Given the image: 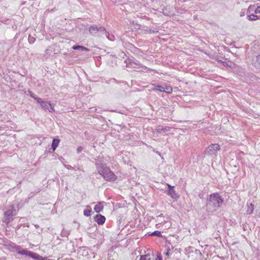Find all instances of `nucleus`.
Here are the masks:
<instances>
[{
	"mask_svg": "<svg viewBox=\"0 0 260 260\" xmlns=\"http://www.w3.org/2000/svg\"><path fill=\"white\" fill-rule=\"evenodd\" d=\"M223 202V199L218 192L212 193L207 199L206 206L209 211H216Z\"/></svg>",
	"mask_w": 260,
	"mask_h": 260,
	"instance_id": "nucleus-1",
	"label": "nucleus"
},
{
	"mask_svg": "<svg viewBox=\"0 0 260 260\" xmlns=\"http://www.w3.org/2000/svg\"><path fill=\"white\" fill-rule=\"evenodd\" d=\"M100 174L105 179L109 182H114L117 179V176L111 170L109 167L106 168L104 171L100 172Z\"/></svg>",
	"mask_w": 260,
	"mask_h": 260,
	"instance_id": "nucleus-2",
	"label": "nucleus"
},
{
	"mask_svg": "<svg viewBox=\"0 0 260 260\" xmlns=\"http://www.w3.org/2000/svg\"><path fill=\"white\" fill-rule=\"evenodd\" d=\"M4 222L8 223L11 220L12 217L16 215L15 207L13 205L9 207V208L4 212Z\"/></svg>",
	"mask_w": 260,
	"mask_h": 260,
	"instance_id": "nucleus-3",
	"label": "nucleus"
},
{
	"mask_svg": "<svg viewBox=\"0 0 260 260\" xmlns=\"http://www.w3.org/2000/svg\"><path fill=\"white\" fill-rule=\"evenodd\" d=\"M125 62L126 64L127 67H131L135 69H140L141 68L145 67L143 64H142L140 61L137 60L136 59L133 57L132 58H128L126 59Z\"/></svg>",
	"mask_w": 260,
	"mask_h": 260,
	"instance_id": "nucleus-4",
	"label": "nucleus"
},
{
	"mask_svg": "<svg viewBox=\"0 0 260 260\" xmlns=\"http://www.w3.org/2000/svg\"><path fill=\"white\" fill-rule=\"evenodd\" d=\"M220 148V146L218 144H212L206 148L205 153L208 155H216L217 151L219 150Z\"/></svg>",
	"mask_w": 260,
	"mask_h": 260,
	"instance_id": "nucleus-5",
	"label": "nucleus"
},
{
	"mask_svg": "<svg viewBox=\"0 0 260 260\" xmlns=\"http://www.w3.org/2000/svg\"><path fill=\"white\" fill-rule=\"evenodd\" d=\"M95 165L99 174L101 171L102 172L106 168L108 167L107 166L106 164L104 162V160L102 159H100L99 157H98V159H95Z\"/></svg>",
	"mask_w": 260,
	"mask_h": 260,
	"instance_id": "nucleus-6",
	"label": "nucleus"
},
{
	"mask_svg": "<svg viewBox=\"0 0 260 260\" xmlns=\"http://www.w3.org/2000/svg\"><path fill=\"white\" fill-rule=\"evenodd\" d=\"M54 104H52L51 102L45 101H44L41 105V107L43 110H48L50 112H54Z\"/></svg>",
	"mask_w": 260,
	"mask_h": 260,
	"instance_id": "nucleus-7",
	"label": "nucleus"
},
{
	"mask_svg": "<svg viewBox=\"0 0 260 260\" xmlns=\"http://www.w3.org/2000/svg\"><path fill=\"white\" fill-rule=\"evenodd\" d=\"M93 219L98 224L103 225L105 222L106 217L101 214H97L93 217Z\"/></svg>",
	"mask_w": 260,
	"mask_h": 260,
	"instance_id": "nucleus-8",
	"label": "nucleus"
},
{
	"mask_svg": "<svg viewBox=\"0 0 260 260\" xmlns=\"http://www.w3.org/2000/svg\"><path fill=\"white\" fill-rule=\"evenodd\" d=\"M17 253L21 254V255H25L26 256H28L32 258H34V257L35 256L36 253L29 250H27L26 249H23L21 250H19L17 252Z\"/></svg>",
	"mask_w": 260,
	"mask_h": 260,
	"instance_id": "nucleus-9",
	"label": "nucleus"
},
{
	"mask_svg": "<svg viewBox=\"0 0 260 260\" xmlns=\"http://www.w3.org/2000/svg\"><path fill=\"white\" fill-rule=\"evenodd\" d=\"M99 26L96 25L91 26L89 28L90 33L94 36H98L100 29Z\"/></svg>",
	"mask_w": 260,
	"mask_h": 260,
	"instance_id": "nucleus-10",
	"label": "nucleus"
},
{
	"mask_svg": "<svg viewBox=\"0 0 260 260\" xmlns=\"http://www.w3.org/2000/svg\"><path fill=\"white\" fill-rule=\"evenodd\" d=\"M252 64L255 69L260 71V54L253 59Z\"/></svg>",
	"mask_w": 260,
	"mask_h": 260,
	"instance_id": "nucleus-11",
	"label": "nucleus"
},
{
	"mask_svg": "<svg viewBox=\"0 0 260 260\" xmlns=\"http://www.w3.org/2000/svg\"><path fill=\"white\" fill-rule=\"evenodd\" d=\"M168 194L171 196V197L175 200H177L179 196L177 194V193L176 192V191L175 190L174 188H171V189H168Z\"/></svg>",
	"mask_w": 260,
	"mask_h": 260,
	"instance_id": "nucleus-12",
	"label": "nucleus"
},
{
	"mask_svg": "<svg viewBox=\"0 0 260 260\" xmlns=\"http://www.w3.org/2000/svg\"><path fill=\"white\" fill-rule=\"evenodd\" d=\"M60 139L57 138H54L53 139L51 144V149H52L53 151H54L56 150L60 143Z\"/></svg>",
	"mask_w": 260,
	"mask_h": 260,
	"instance_id": "nucleus-13",
	"label": "nucleus"
},
{
	"mask_svg": "<svg viewBox=\"0 0 260 260\" xmlns=\"http://www.w3.org/2000/svg\"><path fill=\"white\" fill-rule=\"evenodd\" d=\"M99 34H98V36H100V37H106L108 33V31H107L106 29L105 28V27H103V26H99Z\"/></svg>",
	"mask_w": 260,
	"mask_h": 260,
	"instance_id": "nucleus-14",
	"label": "nucleus"
},
{
	"mask_svg": "<svg viewBox=\"0 0 260 260\" xmlns=\"http://www.w3.org/2000/svg\"><path fill=\"white\" fill-rule=\"evenodd\" d=\"M139 260H155V258L153 255L147 254L141 255Z\"/></svg>",
	"mask_w": 260,
	"mask_h": 260,
	"instance_id": "nucleus-15",
	"label": "nucleus"
},
{
	"mask_svg": "<svg viewBox=\"0 0 260 260\" xmlns=\"http://www.w3.org/2000/svg\"><path fill=\"white\" fill-rule=\"evenodd\" d=\"M104 206L102 205L101 202H99L94 207V210L95 212L99 213L103 211Z\"/></svg>",
	"mask_w": 260,
	"mask_h": 260,
	"instance_id": "nucleus-16",
	"label": "nucleus"
},
{
	"mask_svg": "<svg viewBox=\"0 0 260 260\" xmlns=\"http://www.w3.org/2000/svg\"><path fill=\"white\" fill-rule=\"evenodd\" d=\"M72 48L74 50H81L82 51H89V49L87 48H86L84 46H83L79 45H74Z\"/></svg>",
	"mask_w": 260,
	"mask_h": 260,
	"instance_id": "nucleus-17",
	"label": "nucleus"
},
{
	"mask_svg": "<svg viewBox=\"0 0 260 260\" xmlns=\"http://www.w3.org/2000/svg\"><path fill=\"white\" fill-rule=\"evenodd\" d=\"M154 86V90H157L160 92H164V84L160 85L158 84H153Z\"/></svg>",
	"mask_w": 260,
	"mask_h": 260,
	"instance_id": "nucleus-18",
	"label": "nucleus"
},
{
	"mask_svg": "<svg viewBox=\"0 0 260 260\" xmlns=\"http://www.w3.org/2000/svg\"><path fill=\"white\" fill-rule=\"evenodd\" d=\"M91 208L89 205L86 206V209L83 211L84 215L87 217H89L91 215Z\"/></svg>",
	"mask_w": 260,
	"mask_h": 260,
	"instance_id": "nucleus-19",
	"label": "nucleus"
},
{
	"mask_svg": "<svg viewBox=\"0 0 260 260\" xmlns=\"http://www.w3.org/2000/svg\"><path fill=\"white\" fill-rule=\"evenodd\" d=\"M45 52L46 54L49 55L50 56H53L54 54H55L54 49L51 46L49 47L46 49Z\"/></svg>",
	"mask_w": 260,
	"mask_h": 260,
	"instance_id": "nucleus-20",
	"label": "nucleus"
},
{
	"mask_svg": "<svg viewBox=\"0 0 260 260\" xmlns=\"http://www.w3.org/2000/svg\"><path fill=\"white\" fill-rule=\"evenodd\" d=\"M142 29L146 33L148 34H156L158 32V30H153L151 28H148L146 26H143Z\"/></svg>",
	"mask_w": 260,
	"mask_h": 260,
	"instance_id": "nucleus-21",
	"label": "nucleus"
},
{
	"mask_svg": "<svg viewBox=\"0 0 260 260\" xmlns=\"http://www.w3.org/2000/svg\"><path fill=\"white\" fill-rule=\"evenodd\" d=\"M126 46L128 49L131 50L132 52H138V51L139 50V49L138 48L135 47L133 44L129 43H128L126 45Z\"/></svg>",
	"mask_w": 260,
	"mask_h": 260,
	"instance_id": "nucleus-22",
	"label": "nucleus"
},
{
	"mask_svg": "<svg viewBox=\"0 0 260 260\" xmlns=\"http://www.w3.org/2000/svg\"><path fill=\"white\" fill-rule=\"evenodd\" d=\"M164 92L168 93L172 92V87L171 86L167 85L166 84H164Z\"/></svg>",
	"mask_w": 260,
	"mask_h": 260,
	"instance_id": "nucleus-23",
	"label": "nucleus"
},
{
	"mask_svg": "<svg viewBox=\"0 0 260 260\" xmlns=\"http://www.w3.org/2000/svg\"><path fill=\"white\" fill-rule=\"evenodd\" d=\"M247 17L250 21L256 20L258 19V16L254 14H248Z\"/></svg>",
	"mask_w": 260,
	"mask_h": 260,
	"instance_id": "nucleus-24",
	"label": "nucleus"
},
{
	"mask_svg": "<svg viewBox=\"0 0 260 260\" xmlns=\"http://www.w3.org/2000/svg\"><path fill=\"white\" fill-rule=\"evenodd\" d=\"M34 259H36V260H51L50 259H48L46 257H43L37 253H36V254H35V256Z\"/></svg>",
	"mask_w": 260,
	"mask_h": 260,
	"instance_id": "nucleus-25",
	"label": "nucleus"
},
{
	"mask_svg": "<svg viewBox=\"0 0 260 260\" xmlns=\"http://www.w3.org/2000/svg\"><path fill=\"white\" fill-rule=\"evenodd\" d=\"M168 127H166V126H159L157 129H156V132L157 133H162V132H167L168 131Z\"/></svg>",
	"mask_w": 260,
	"mask_h": 260,
	"instance_id": "nucleus-26",
	"label": "nucleus"
},
{
	"mask_svg": "<svg viewBox=\"0 0 260 260\" xmlns=\"http://www.w3.org/2000/svg\"><path fill=\"white\" fill-rule=\"evenodd\" d=\"M148 234L149 236H154L157 237H161L162 236L161 232L159 231H155L152 233H148Z\"/></svg>",
	"mask_w": 260,
	"mask_h": 260,
	"instance_id": "nucleus-27",
	"label": "nucleus"
},
{
	"mask_svg": "<svg viewBox=\"0 0 260 260\" xmlns=\"http://www.w3.org/2000/svg\"><path fill=\"white\" fill-rule=\"evenodd\" d=\"M254 205L252 203L250 204L249 206H248L247 209V213L248 214H251L252 213L254 210Z\"/></svg>",
	"mask_w": 260,
	"mask_h": 260,
	"instance_id": "nucleus-28",
	"label": "nucleus"
},
{
	"mask_svg": "<svg viewBox=\"0 0 260 260\" xmlns=\"http://www.w3.org/2000/svg\"><path fill=\"white\" fill-rule=\"evenodd\" d=\"M106 38H107L109 40L111 41H114L115 39L114 36L112 34H110L109 32Z\"/></svg>",
	"mask_w": 260,
	"mask_h": 260,
	"instance_id": "nucleus-29",
	"label": "nucleus"
},
{
	"mask_svg": "<svg viewBox=\"0 0 260 260\" xmlns=\"http://www.w3.org/2000/svg\"><path fill=\"white\" fill-rule=\"evenodd\" d=\"M28 92L31 98H33L35 100L38 97V96L37 95H36L35 93H34L32 91L28 90Z\"/></svg>",
	"mask_w": 260,
	"mask_h": 260,
	"instance_id": "nucleus-30",
	"label": "nucleus"
},
{
	"mask_svg": "<svg viewBox=\"0 0 260 260\" xmlns=\"http://www.w3.org/2000/svg\"><path fill=\"white\" fill-rule=\"evenodd\" d=\"M69 235V233L68 231H65L64 230H62V231L61 232V236H62V237H67Z\"/></svg>",
	"mask_w": 260,
	"mask_h": 260,
	"instance_id": "nucleus-31",
	"label": "nucleus"
},
{
	"mask_svg": "<svg viewBox=\"0 0 260 260\" xmlns=\"http://www.w3.org/2000/svg\"><path fill=\"white\" fill-rule=\"evenodd\" d=\"M37 103L39 104L41 106V103H42L44 102V100H43L42 99L39 98V96L35 100Z\"/></svg>",
	"mask_w": 260,
	"mask_h": 260,
	"instance_id": "nucleus-32",
	"label": "nucleus"
},
{
	"mask_svg": "<svg viewBox=\"0 0 260 260\" xmlns=\"http://www.w3.org/2000/svg\"><path fill=\"white\" fill-rule=\"evenodd\" d=\"M254 6H250L249 7V8H248L247 10V13H250V11H254V10L253 9V8H254Z\"/></svg>",
	"mask_w": 260,
	"mask_h": 260,
	"instance_id": "nucleus-33",
	"label": "nucleus"
},
{
	"mask_svg": "<svg viewBox=\"0 0 260 260\" xmlns=\"http://www.w3.org/2000/svg\"><path fill=\"white\" fill-rule=\"evenodd\" d=\"M28 42L30 44H32L35 41V39L34 37H29L28 38Z\"/></svg>",
	"mask_w": 260,
	"mask_h": 260,
	"instance_id": "nucleus-34",
	"label": "nucleus"
},
{
	"mask_svg": "<svg viewBox=\"0 0 260 260\" xmlns=\"http://www.w3.org/2000/svg\"><path fill=\"white\" fill-rule=\"evenodd\" d=\"M155 260H162V257L160 253H158L157 257L155 258Z\"/></svg>",
	"mask_w": 260,
	"mask_h": 260,
	"instance_id": "nucleus-35",
	"label": "nucleus"
},
{
	"mask_svg": "<svg viewBox=\"0 0 260 260\" xmlns=\"http://www.w3.org/2000/svg\"><path fill=\"white\" fill-rule=\"evenodd\" d=\"M83 149V148L82 146H79L77 149V152L78 153H80Z\"/></svg>",
	"mask_w": 260,
	"mask_h": 260,
	"instance_id": "nucleus-36",
	"label": "nucleus"
},
{
	"mask_svg": "<svg viewBox=\"0 0 260 260\" xmlns=\"http://www.w3.org/2000/svg\"><path fill=\"white\" fill-rule=\"evenodd\" d=\"M254 13L256 14L260 13V7H257L254 10Z\"/></svg>",
	"mask_w": 260,
	"mask_h": 260,
	"instance_id": "nucleus-37",
	"label": "nucleus"
},
{
	"mask_svg": "<svg viewBox=\"0 0 260 260\" xmlns=\"http://www.w3.org/2000/svg\"><path fill=\"white\" fill-rule=\"evenodd\" d=\"M12 247L13 248H16V249H19L20 247L18 245H16V244L13 243V245H12Z\"/></svg>",
	"mask_w": 260,
	"mask_h": 260,
	"instance_id": "nucleus-38",
	"label": "nucleus"
},
{
	"mask_svg": "<svg viewBox=\"0 0 260 260\" xmlns=\"http://www.w3.org/2000/svg\"><path fill=\"white\" fill-rule=\"evenodd\" d=\"M246 9H242L241 12V16H242L243 15H245V12H246Z\"/></svg>",
	"mask_w": 260,
	"mask_h": 260,
	"instance_id": "nucleus-39",
	"label": "nucleus"
},
{
	"mask_svg": "<svg viewBox=\"0 0 260 260\" xmlns=\"http://www.w3.org/2000/svg\"><path fill=\"white\" fill-rule=\"evenodd\" d=\"M66 168L68 170L74 169V168L70 165L66 166Z\"/></svg>",
	"mask_w": 260,
	"mask_h": 260,
	"instance_id": "nucleus-40",
	"label": "nucleus"
},
{
	"mask_svg": "<svg viewBox=\"0 0 260 260\" xmlns=\"http://www.w3.org/2000/svg\"><path fill=\"white\" fill-rule=\"evenodd\" d=\"M167 186L168 187V189H171V188H174V186H171L169 184H167Z\"/></svg>",
	"mask_w": 260,
	"mask_h": 260,
	"instance_id": "nucleus-41",
	"label": "nucleus"
},
{
	"mask_svg": "<svg viewBox=\"0 0 260 260\" xmlns=\"http://www.w3.org/2000/svg\"><path fill=\"white\" fill-rule=\"evenodd\" d=\"M169 251H170V249L169 248V249H167V251L165 253V254L166 255H169V254H170Z\"/></svg>",
	"mask_w": 260,
	"mask_h": 260,
	"instance_id": "nucleus-42",
	"label": "nucleus"
},
{
	"mask_svg": "<svg viewBox=\"0 0 260 260\" xmlns=\"http://www.w3.org/2000/svg\"><path fill=\"white\" fill-rule=\"evenodd\" d=\"M222 64H223V66H229V65L228 64V63H226V62H225H225H223Z\"/></svg>",
	"mask_w": 260,
	"mask_h": 260,
	"instance_id": "nucleus-43",
	"label": "nucleus"
},
{
	"mask_svg": "<svg viewBox=\"0 0 260 260\" xmlns=\"http://www.w3.org/2000/svg\"><path fill=\"white\" fill-rule=\"evenodd\" d=\"M25 74H26V72H24L23 74H22L21 75L23 76H24L25 75Z\"/></svg>",
	"mask_w": 260,
	"mask_h": 260,
	"instance_id": "nucleus-44",
	"label": "nucleus"
},
{
	"mask_svg": "<svg viewBox=\"0 0 260 260\" xmlns=\"http://www.w3.org/2000/svg\"><path fill=\"white\" fill-rule=\"evenodd\" d=\"M35 226H36V227H38V226H39V225H35Z\"/></svg>",
	"mask_w": 260,
	"mask_h": 260,
	"instance_id": "nucleus-45",
	"label": "nucleus"
}]
</instances>
